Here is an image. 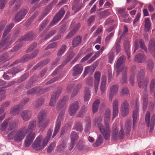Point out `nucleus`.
Returning <instances> with one entry per match:
<instances>
[{
	"mask_svg": "<svg viewBox=\"0 0 155 155\" xmlns=\"http://www.w3.org/2000/svg\"><path fill=\"white\" fill-rule=\"evenodd\" d=\"M51 135V130H48L47 136L43 139V137L41 135L38 136L35 139L32 145L33 148L36 150H41L47 146L49 141Z\"/></svg>",
	"mask_w": 155,
	"mask_h": 155,
	"instance_id": "obj_1",
	"label": "nucleus"
},
{
	"mask_svg": "<svg viewBox=\"0 0 155 155\" xmlns=\"http://www.w3.org/2000/svg\"><path fill=\"white\" fill-rule=\"evenodd\" d=\"M14 25L11 23L7 26L4 31L3 35V40L0 41V52L7 49L12 44L10 40V34L9 33Z\"/></svg>",
	"mask_w": 155,
	"mask_h": 155,
	"instance_id": "obj_2",
	"label": "nucleus"
},
{
	"mask_svg": "<svg viewBox=\"0 0 155 155\" xmlns=\"http://www.w3.org/2000/svg\"><path fill=\"white\" fill-rule=\"evenodd\" d=\"M27 134L25 130L21 127L18 130H14L11 132L8 135L9 140L13 139L16 143L21 142L24 140Z\"/></svg>",
	"mask_w": 155,
	"mask_h": 155,
	"instance_id": "obj_3",
	"label": "nucleus"
},
{
	"mask_svg": "<svg viewBox=\"0 0 155 155\" xmlns=\"http://www.w3.org/2000/svg\"><path fill=\"white\" fill-rule=\"evenodd\" d=\"M27 134L25 130L21 127L18 130H14L11 132L8 135L9 140L13 139L16 143L21 142L24 140Z\"/></svg>",
	"mask_w": 155,
	"mask_h": 155,
	"instance_id": "obj_4",
	"label": "nucleus"
},
{
	"mask_svg": "<svg viewBox=\"0 0 155 155\" xmlns=\"http://www.w3.org/2000/svg\"><path fill=\"white\" fill-rule=\"evenodd\" d=\"M144 70L141 69L138 72L137 78L139 87L140 88H143L146 91L147 90L149 79L147 77L144 78Z\"/></svg>",
	"mask_w": 155,
	"mask_h": 155,
	"instance_id": "obj_5",
	"label": "nucleus"
},
{
	"mask_svg": "<svg viewBox=\"0 0 155 155\" xmlns=\"http://www.w3.org/2000/svg\"><path fill=\"white\" fill-rule=\"evenodd\" d=\"M10 118L5 120L2 124L1 130L4 131L7 127L8 130H11L16 127L18 125V120H16L10 121Z\"/></svg>",
	"mask_w": 155,
	"mask_h": 155,
	"instance_id": "obj_6",
	"label": "nucleus"
},
{
	"mask_svg": "<svg viewBox=\"0 0 155 155\" xmlns=\"http://www.w3.org/2000/svg\"><path fill=\"white\" fill-rule=\"evenodd\" d=\"M145 121L147 127H150V131L152 132L154 127L155 122V115L153 114L150 120V113L147 111L145 116Z\"/></svg>",
	"mask_w": 155,
	"mask_h": 155,
	"instance_id": "obj_7",
	"label": "nucleus"
},
{
	"mask_svg": "<svg viewBox=\"0 0 155 155\" xmlns=\"http://www.w3.org/2000/svg\"><path fill=\"white\" fill-rule=\"evenodd\" d=\"M105 127L103 125L98 129L106 140H107L110 136V130L108 123H104Z\"/></svg>",
	"mask_w": 155,
	"mask_h": 155,
	"instance_id": "obj_8",
	"label": "nucleus"
},
{
	"mask_svg": "<svg viewBox=\"0 0 155 155\" xmlns=\"http://www.w3.org/2000/svg\"><path fill=\"white\" fill-rule=\"evenodd\" d=\"M46 115V112L44 110L41 111L39 114L38 117V126L39 127H41V129L45 128L48 123V121H43Z\"/></svg>",
	"mask_w": 155,
	"mask_h": 155,
	"instance_id": "obj_9",
	"label": "nucleus"
},
{
	"mask_svg": "<svg viewBox=\"0 0 155 155\" xmlns=\"http://www.w3.org/2000/svg\"><path fill=\"white\" fill-rule=\"evenodd\" d=\"M126 58L124 56L122 55L117 60L115 65V68L117 71V76L122 71V69L126 66H122V65L125 62Z\"/></svg>",
	"mask_w": 155,
	"mask_h": 155,
	"instance_id": "obj_10",
	"label": "nucleus"
},
{
	"mask_svg": "<svg viewBox=\"0 0 155 155\" xmlns=\"http://www.w3.org/2000/svg\"><path fill=\"white\" fill-rule=\"evenodd\" d=\"M121 129L119 134H118V130L117 126V124L114 123L113 124V127L112 130V136L114 139L119 137L120 139L123 138L124 136V131L122 130V126Z\"/></svg>",
	"mask_w": 155,
	"mask_h": 155,
	"instance_id": "obj_11",
	"label": "nucleus"
},
{
	"mask_svg": "<svg viewBox=\"0 0 155 155\" xmlns=\"http://www.w3.org/2000/svg\"><path fill=\"white\" fill-rule=\"evenodd\" d=\"M130 106L128 102L125 101L122 103L120 108V112L121 115L123 117H125L129 114Z\"/></svg>",
	"mask_w": 155,
	"mask_h": 155,
	"instance_id": "obj_12",
	"label": "nucleus"
},
{
	"mask_svg": "<svg viewBox=\"0 0 155 155\" xmlns=\"http://www.w3.org/2000/svg\"><path fill=\"white\" fill-rule=\"evenodd\" d=\"M65 13L63 8H61L60 11L58 12L54 17L52 21L49 25V28L51 27L53 25L58 22L63 17Z\"/></svg>",
	"mask_w": 155,
	"mask_h": 155,
	"instance_id": "obj_13",
	"label": "nucleus"
},
{
	"mask_svg": "<svg viewBox=\"0 0 155 155\" xmlns=\"http://www.w3.org/2000/svg\"><path fill=\"white\" fill-rule=\"evenodd\" d=\"M80 107L78 101H76L72 103L70 106L69 113L71 116H73L76 113Z\"/></svg>",
	"mask_w": 155,
	"mask_h": 155,
	"instance_id": "obj_14",
	"label": "nucleus"
},
{
	"mask_svg": "<svg viewBox=\"0 0 155 155\" xmlns=\"http://www.w3.org/2000/svg\"><path fill=\"white\" fill-rule=\"evenodd\" d=\"M135 109L134 110L133 113V126H134L137 121L139 117V101L136 100L135 102Z\"/></svg>",
	"mask_w": 155,
	"mask_h": 155,
	"instance_id": "obj_15",
	"label": "nucleus"
},
{
	"mask_svg": "<svg viewBox=\"0 0 155 155\" xmlns=\"http://www.w3.org/2000/svg\"><path fill=\"white\" fill-rule=\"evenodd\" d=\"M36 136L35 133H30L27 135L24 144L26 147H29L32 143Z\"/></svg>",
	"mask_w": 155,
	"mask_h": 155,
	"instance_id": "obj_16",
	"label": "nucleus"
},
{
	"mask_svg": "<svg viewBox=\"0 0 155 155\" xmlns=\"http://www.w3.org/2000/svg\"><path fill=\"white\" fill-rule=\"evenodd\" d=\"M118 90V86L117 84L113 85L110 87L109 96V100L110 102L112 101L114 97L117 94Z\"/></svg>",
	"mask_w": 155,
	"mask_h": 155,
	"instance_id": "obj_17",
	"label": "nucleus"
},
{
	"mask_svg": "<svg viewBox=\"0 0 155 155\" xmlns=\"http://www.w3.org/2000/svg\"><path fill=\"white\" fill-rule=\"evenodd\" d=\"M62 89H60L56 92L54 93L52 95L49 104L50 106H53L56 103V100L58 99L61 93Z\"/></svg>",
	"mask_w": 155,
	"mask_h": 155,
	"instance_id": "obj_18",
	"label": "nucleus"
},
{
	"mask_svg": "<svg viewBox=\"0 0 155 155\" xmlns=\"http://www.w3.org/2000/svg\"><path fill=\"white\" fill-rule=\"evenodd\" d=\"M27 12V11L25 9L21 10L16 14L14 18L15 21L18 22L21 21L24 18Z\"/></svg>",
	"mask_w": 155,
	"mask_h": 155,
	"instance_id": "obj_19",
	"label": "nucleus"
},
{
	"mask_svg": "<svg viewBox=\"0 0 155 155\" xmlns=\"http://www.w3.org/2000/svg\"><path fill=\"white\" fill-rule=\"evenodd\" d=\"M48 88L41 89L39 87L34 88L28 91L27 92L28 95H33L35 94H41L44 93Z\"/></svg>",
	"mask_w": 155,
	"mask_h": 155,
	"instance_id": "obj_20",
	"label": "nucleus"
},
{
	"mask_svg": "<svg viewBox=\"0 0 155 155\" xmlns=\"http://www.w3.org/2000/svg\"><path fill=\"white\" fill-rule=\"evenodd\" d=\"M36 121L33 120L30 122L28 127L26 126H23L22 127L25 130V131L27 134L29 132L34 131L36 128Z\"/></svg>",
	"mask_w": 155,
	"mask_h": 155,
	"instance_id": "obj_21",
	"label": "nucleus"
},
{
	"mask_svg": "<svg viewBox=\"0 0 155 155\" xmlns=\"http://www.w3.org/2000/svg\"><path fill=\"white\" fill-rule=\"evenodd\" d=\"M68 99V96H65L63 98L59 100L58 103L57 109L59 110L62 108L64 109L66 107V103Z\"/></svg>",
	"mask_w": 155,
	"mask_h": 155,
	"instance_id": "obj_22",
	"label": "nucleus"
},
{
	"mask_svg": "<svg viewBox=\"0 0 155 155\" xmlns=\"http://www.w3.org/2000/svg\"><path fill=\"white\" fill-rule=\"evenodd\" d=\"M113 117L112 119H114L118 113L119 101L117 99L114 100L113 103Z\"/></svg>",
	"mask_w": 155,
	"mask_h": 155,
	"instance_id": "obj_23",
	"label": "nucleus"
},
{
	"mask_svg": "<svg viewBox=\"0 0 155 155\" xmlns=\"http://www.w3.org/2000/svg\"><path fill=\"white\" fill-rule=\"evenodd\" d=\"M21 115L23 120L27 121L30 119L32 115V112L30 110H25L22 111Z\"/></svg>",
	"mask_w": 155,
	"mask_h": 155,
	"instance_id": "obj_24",
	"label": "nucleus"
},
{
	"mask_svg": "<svg viewBox=\"0 0 155 155\" xmlns=\"http://www.w3.org/2000/svg\"><path fill=\"white\" fill-rule=\"evenodd\" d=\"M73 75L75 76L81 74L83 70V67L81 64H77L73 68Z\"/></svg>",
	"mask_w": 155,
	"mask_h": 155,
	"instance_id": "obj_25",
	"label": "nucleus"
},
{
	"mask_svg": "<svg viewBox=\"0 0 155 155\" xmlns=\"http://www.w3.org/2000/svg\"><path fill=\"white\" fill-rule=\"evenodd\" d=\"M101 73L99 71H96L94 74V77L95 79L94 86L95 93H97L98 89V87L99 84V81L100 79Z\"/></svg>",
	"mask_w": 155,
	"mask_h": 155,
	"instance_id": "obj_26",
	"label": "nucleus"
},
{
	"mask_svg": "<svg viewBox=\"0 0 155 155\" xmlns=\"http://www.w3.org/2000/svg\"><path fill=\"white\" fill-rule=\"evenodd\" d=\"M148 49L150 53L155 57V41L153 38L150 40Z\"/></svg>",
	"mask_w": 155,
	"mask_h": 155,
	"instance_id": "obj_27",
	"label": "nucleus"
},
{
	"mask_svg": "<svg viewBox=\"0 0 155 155\" xmlns=\"http://www.w3.org/2000/svg\"><path fill=\"white\" fill-rule=\"evenodd\" d=\"M127 67H124L122 69V77L120 80V82L122 84L127 82Z\"/></svg>",
	"mask_w": 155,
	"mask_h": 155,
	"instance_id": "obj_28",
	"label": "nucleus"
},
{
	"mask_svg": "<svg viewBox=\"0 0 155 155\" xmlns=\"http://www.w3.org/2000/svg\"><path fill=\"white\" fill-rule=\"evenodd\" d=\"M85 125L84 131L85 132H88L90 130L91 127V120L90 117L86 116L85 118Z\"/></svg>",
	"mask_w": 155,
	"mask_h": 155,
	"instance_id": "obj_29",
	"label": "nucleus"
},
{
	"mask_svg": "<svg viewBox=\"0 0 155 155\" xmlns=\"http://www.w3.org/2000/svg\"><path fill=\"white\" fill-rule=\"evenodd\" d=\"M146 59V56L143 54L139 53L136 55L134 59L135 61L139 63H143Z\"/></svg>",
	"mask_w": 155,
	"mask_h": 155,
	"instance_id": "obj_30",
	"label": "nucleus"
},
{
	"mask_svg": "<svg viewBox=\"0 0 155 155\" xmlns=\"http://www.w3.org/2000/svg\"><path fill=\"white\" fill-rule=\"evenodd\" d=\"M129 41L127 38H126L124 42V47L126 52L128 58L130 57V51L129 46Z\"/></svg>",
	"mask_w": 155,
	"mask_h": 155,
	"instance_id": "obj_31",
	"label": "nucleus"
},
{
	"mask_svg": "<svg viewBox=\"0 0 155 155\" xmlns=\"http://www.w3.org/2000/svg\"><path fill=\"white\" fill-rule=\"evenodd\" d=\"M34 33L33 32H30L27 33L21 38V40L29 41L33 39Z\"/></svg>",
	"mask_w": 155,
	"mask_h": 155,
	"instance_id": "obj_32",
	"label": "nucleus"
},
{
	"mask_svg": "<svg viewBox=\"0 0 155 155\" xmlns=\"http://www.w3.org/2000/svg\"><path fill=\"white\" fill-rule=\"evenodd\" d=\"M106 84V77L105 75H103L101 78V82L100 89L102 93L104 92Z\"/></svg>",
	"mask_w": 155,
	"mask_h": 155,
	"instance_id": "obj_33",
	"label": "nucleus"
},
{
	"mask_svg": "<svg viewBox=\"0 0 155 155\" xmlns=\"http://www.w3.org/2000/svg\"><path fill=\"white\" fill-rule=\"evenodd\" d=\"M148 95L147 93H145L144 94L143 97V109L145 110L147 108V105L148 102Z\"/></svg>",
	"mask_w": 155,
	"mask_h": 155,
	"instance_id": "obj_34",
	"label": "nucleus"
},
{
	"mask_svg": "<svg viewBox=\"0 0 155 155\" xmlns=\"http://www.w3.org/2000/svg\"><path fill=\"white\" fill-rule=\"evenodd\" d=\"M120 38L117 39L115 44L113 48V49L115 50L116 52L118 53L120 51Z\"/></svg>",
	"mask_w": 155,
	"mask_h": 155,
	"instance_id": "obj_35",
	"label": "nucleus"
},
{
	"mask_svg": "<svg viewBox=\"0 0 155 155\" xmlns=\"http://www.w3.org/2000/svg\"><path fill=\"white\" fill-rule=\"evenodd\" d=\"M82 38L80 36H77L74 38L72 40V45L73 47H75L80 44Z\"/></svg>",
	"mask_w": 155,
	"mask_h": 155,
	"instance_id": "obj_36",
	"label": "nucleus"
},
{
	"mask_svg": "<svg viewBox=\"0 0 155 155\" xmlns=\"http://www.w3.org/2000/svg\"><path fill=\"white\" fill-rule=\"evenodd\" d=\"M22 106L20 105L15 106L11 110V114L13 115H18L19 113L20 109L22 108Z\"/></svg>",
	"mask_w": 155,
	"mask_h": 155,
	"instance_id": "obj_37",
	"label": "nucleus"
},
{
	"mask_svg": "<svg viewBox=\"0 0 155 155\" xmlns=\"http://www.w3.org/2000/svg\"><path fill=\"white\" fill-rule=\"evenodd\" d=\"M100 103L99 99H97L93 103L92 105V109L93 113H95L98 110L99 106Z\"/></svg>",
	"mask_w": 155,
	"mask_h": 155,
	"instance_id": "obj_38",
	"label": "nucleus"
},
{
	"mask_svg": "<svg viewBox=\"0 0 155 155\" xmlns=\"http://www.w3.org/2000/svg\"><path fill=\"white\" fill-rule=\"evenodd\" d=\"M22 70L20 66H17L8 70L7 72L8 74H11L13 75H15L16 73Z\"/></svg>",
	"mask_w": 155,
	"mask_h": 155,
	"instance_id": "obj_39",
	"label": "nucleus"
},
{
	"mask_svg": "<svg viewBox=\"0 0 155 155\" xmlns=\"http://www.w3.org/2000/svg\"><path fill=\"white\" fill-rule=\"evenodd\" d=\"M10 58L8 53H5L0 55V63H4L8 61Z\"/></svg>",
	"mask_w": 155,
	"mask_h": 155,
	"instance_id": "obj_40",
	"label": "nucleus"
},
{
	"mask_svg": "<svg viewBox=\"0 0 155 155\" xmlns=\"http://www.w3.org/2000/svg\"><path fill=\"white\" fill-rule=\"evenodd\" d=\"M64 112H61L57 119V121L56 122L55 127L60 129L61 123V120L62 119Z\"/></svg>",
	"mask_w": 155,
	"mask_h": 155,
	"instance_id": "obj_41",
	"label": "nucleus"
},
{
	"mask_svg": "<svg viewBox=\"0 0 155 155\" xmlns=\"http://www.w3.org/2000/svg\"><path fill=\"white\" fill-rule=\"evenodd\" d=\"M87 111V107L85 106H83L77 114L78 117L81 118L83 117Z\"/></svg>",
	"mask_w": 155,
	"mask_h": 155,
	"instance_id": "obj_42",
	"label": "nucleus"
},
{
	"mask_svg": "<svg viewBox=\"0 0 155 155\" xmlns=\"http://www.w3.org/2000/svg\"><path fill=\"white\" fill-rule=\"evenodd\" d=\"M93 124L94 125H97L98 128L103 124L101 123L102 119L100 116H98L95 118L93 120Z\"/></svg>",
	"mask_w": 155,
	"mask_h": 155,
	"instance_id": "obj_43",
	"label": "nucleus"
},
{
	"mask_svg": "<svg viewBox=\"0 0 155 155\" xmlns=\"http://www.w3.org/2000/svg\"><path fill=\"white\" fill-rule=\"evenodd\" d=\"M144 26V31L146 32L149 31L151 27L150 21L149 18H147L145 19Z\"/></svg>",
	"mask_w": 155,
	"mask_h": 155,
	"instance_id": "obj_44",
	"label": "nucleus"
},
{
	"mask_svg": "<svg viewBox=\"0 0 155 155\" xmlns=\"http://www.w3.org/2000/svg\"><path fill=\"white\" fill-rule=\"evenodd\" d=\"M111 112L109 109H107L105 112L104 119V124L105 123H108L110 119Z\"/></svg>",
	"mask_w": 155,
	"mask_h": 155,
	"instance_id": "obj_45",
	"label": "nucleus"
},
{
	"mask_svg": "<svg viewBox=\"0 0 155 155\" xmlns=\"http://www.w3.org/2000/svg\"><path fill=\"white\" fill-rule=\"evenodd\" d=\"M75 23L74 22H72L71 23V24L70 26V28H72L74 27V28L72 29L73 30H74L75 31V33L78 31L80 28V25L79 23H78L76 25Z\"/></svg>",
	"mask_w": 155,
	"mask_h": 155,
	"instance_id": "obj_46",
	"label": "nucleus"
},
{
	"mask_svg": "<svg viewBox=\"0 0 155 155\" xmlns=\"http://www.w3.org/2000/svg\"><path fill=\"white\" fill-rule=\"evenodd\" d=\"M110 14L108 10H105L104 11L101 12L99 13V17L100 18H102L109 15Z\"/></svg>",
	"mask_w": 155,
	"mask_h": 155,
	"instance_id": "obj_47",
	"label": "nucleus"
},
{
	"mask_svg": "<svg viewBox=\"0 0 155 155\" xmlns=\"http://www.w3.org/2000/svg\"><path fill=\"white\" fill-rule=\"evenodd\" d=\"M49 61V60L47 59L45 60V61L42 62L38 63L36 65L34 66L33 68V69L35 70L38 68L41 67H42L43 65L46 64Z\"/></svg>",
	"mask_w": 155,
	"mask_h": 155,
	"instance_id": "obj_48",
	"label": "nucleus"
},
{
	"mask_svg": "<svg viewBox=\"0 0 155 155\" xmlns=\"http://www.w3.org/2000/svg\"><path fill=\"white\" fill-rule=\"evenodd\" d=\"M131 125V121L130 120H127L125 124V128L127 133H128L130 130Z\"/></svg>",
	"mask_w": 155,
	"mask_h": 155,
	"instance_id": "obj_49",
	"label": "nucleus"
},
{
	"mask_svg": "<svg viewBox=\"0 0 155 155\" xmlns=\"http://www.w3.org/2000/svg\"><path fill=\"white\" fill-rule=\"evenodd\" d=\"M71 141L75 143L76 141L78 139V136L76 133L75 132H72L71 134Z\"/></svg>",
	"mask_w": 155,
	"mask_h": 155,
	"instance_id": "obj_50",
	"label": "nucleus"
},
{
	"mask_svg": "<svg viewBox=\"0 0 155 155\" xmlns=\"http://www.w3.org/2000/svg\"><path fill=\"white\" fill-rule=\"evenodd\" d=\"M147 68L150 71H151L153 68V63L152 59L148 60L147 61Z\"/></svg>",
	"mask_w": 155,
	"mask_h": 155,
	"instance_id": "obj_51",
	"label": "nucleus"
},
{
	"mask_svg": "<svg viewBox=\"0 0 155 155\" xmlns=\"http://www.w3.org/2000/svg\"><path fill=\"white\" fill-rule=\"evenodd\" d=\"M49 21L48 20L46 19L41 24L39 28V32H41L44 29L48 23Z\"/></svg>",
	"mask_w": 155,
	"mask_h": 155,
	"instance_id": "obj_52",
	"label": "nucleus"
},
{
	"mask_svg": "<svg viewBox=\"0 0 155 155\" xmlns=\"http://www.w3.org/2000/svg\"><path fill=\"white\" fill-rule=\"evenodd\" d=\"M10 104V103L8 101H7L4 103L2 105L0 108V114L2 113L5 110L4 108L8 106Z\"/></svg>",
	"mask_w": 155,
	"mask_h": 155,
	"instance_id": "obj_53",
	"label": "nucleus"
},
{
	"mask_svg": "<svg viewBox=\"0 0 155 155\" xmlns=\"http://www.w3.org/2000/svg\"><path fill=\"white\" fill-rule=\"evenodd\" d=\"M101 54L100 52L99 51H97L94 56H92L90 60L88 61V63H90L93 61L98 57Z\"/></svg>",
	"mask_w": 155,
	"mask_h": 155,
	"instance_id": "obj_54",
	"label": "nucleus"
},
{
	"mask_svg": "<svg viewBox=\"0 0 155 155\" xmlns=\"http://www.w3.org/2000/svg\"><path fill=\"white\" fill-rule=\"evenodd\" d=\"M66 48V46L65 45H62L58 51L57 55L60 56L65 51Z\"/></svg>",
	"mask_w": 155,
	"mask_h": 155,
	"instance_id": "obj_55",
	"label": "nucleus"
},
{
	"mask_svg": "<svg viewBox=\"0 0 155 155\" xmlns=\"http://www.w3.org/2000/svg\"><path fill=\"white\" fill-rule=\"evenodd\" d=\"M66 147V144L63 141L60 145L58 147V150L59 152H62L64 150Z\"/></svg>",
	"mask_w": 155,
	"mask_h": 155,
	"instance_id": "obj_56",
	"label": "nucleus"
},
{
	"mask_svg": "<svg viewBox=\"0 0 155 155\" xmlns=\"http://www.w3.org/2000/svg\"><path fill=\"white\" fill-rule=\"evenodd\" d=\"M74 55V53L72 52L70 53L69 55L67 57V58L66 59V60L63 62L61 65L64 66L67 62H68L71 60V59L73 57Z\"/></svg>",
	"mask_w": 155,
	"mask_h": 155,
	"instance_id": "obj_57",
	"label": "nucleus"
},
{
	"mask_svg": "<svg viewBox=\"0 0 155 155\" xmlns=\"http://www.w3.org/2000/svg\"><path fill=\"white\" fill-rule=\"evenodd\" d=\"M75 129L79 131H81L83 129L82 123L80 122L76 123L74 127Z\"/></svg>",
	"mask_w": 155,
	"mask_h": 155,
	"instance_id": "obj_58",
	"label": "nucleus"
},
{
	"mask_svg": "<svg viewBox=\"0 0 155 155\" xmlns=\"http://www.w3.org/2000/svg\"><path fill=\"white\" fill-rule=\"evenodd\" d=\"M55 146V143L52 142L51 143L47 149V152L48 153H51L54 150V148Z\"/></svg>",
	"mask_w": 155,
	"mask_h": 155,
	"instance_id": "obj_59",
	"label": "nucleus"
},
{
	"mask_svg": "<svg viewBox=\"0 0 155 155\" xmlns=\"http://www.w3.org/2000/svg\"><path fill=\"white\" fill-rule=\"evenodd\" d=\"M120 94L121 95H128L129 94V90L126 87H123L122 88Z\"/></svg>",
	"mask_w": 155,
	"mask_h": 155,
	"instance_id": "obj_60",
	"label": "nucleus"
},
{
	"mask_svg": "<svg viewBox=\"0 0 155 155\" xmlns=\"http://www.w3.org/2000/svg\"><path fill=\"white\" fill-rule=\"evenodd\" d=\"M23 45V44L21 42H19L18 43L15 45L13 48L11 50L13 52L18 50L21 48Z\"/></svg>",
	"mask_w": 155,
	"mask_h": 155,
	"instance_id": "obj_61",
	"label": "nucleus"
},
{
	"mask_svg": "<svg viewBox=\"0 0 155 155\" xmlns=\"http://www.w3.org/2000/svg\"><path fill=\"white\" fill-rule=\"evenodd\" d=\"M6 91L2 90V88L0 87V101L4 99L6 97V95L5 94Z\"/></svg>",
	"mask_w": 155,
	"mask_h": 155,
	"instance_id": "obj_62",
	"label": "nucleus"
},
{
	"mask_svg": "<svg viewBox=\"0 0 155 155\" xmlns=\"http://www.w3.org/2000/svg\"><path fill=\"white\" fill-rule=\"evenodd\" d=\"M29 59H31L30 58V55L27 54L21 57L20 60L21 62H25L27 61Z\"/></svg>",
	"mask_w": 155,
	"mask_h": 155,
	"instance_id": "obj_63",
	"label": "nucleus"
},
{
	"mask_svg": "<svg viewBox=\"0 0 155 155\" xmlns=\"http://www.w3.org/2000/svg\"><path fill=\"white\" fill-rule=\"evenodd\" d=\"M139 43L140 47L147 52V48L144 44V41L142 39H140L139 41Z\"/></svg>",
	"mask_w": 155,
	"mask_h": 155,
	"instance_id": "obj_64",
	"label": "nucleus"
}]
</instances>
